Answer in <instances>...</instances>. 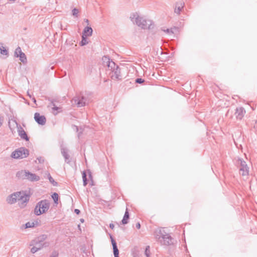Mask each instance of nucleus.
<instances>
[{"label":"nucleus","instance_id":"10","mask_svg":"<svg viewBox=\"0 0 257 257\" xmlns=\"http://www.w3.org/2000/svg\"><path fill=\"white\" fill-rule=\"evenodd\" d=\"M166 233L163 228H158L155 231L154 235L157 241L159 242Z\"/></svg>","mask_w":257,"mask_h":257},{"label":"nucleus","instance_id":"25","mask_svg":"<svg viewBox=\"0 0 257 257\" xmlns=\"http://www.w3.org/2000/svg\"><path fill=\"white\" fill-rule=\"evenodd\" d=\"M87 37V36H84L83 35L82 36V40L80 43L81 46H84L88 43Z\"/></svg>","mask_w":257,"mask_h":257},{"label":"nucleus","instance_id":"46","mask_svg":"<svg viewBox=\"0 0 257 257\" xmlns=\"http://www.w3.org/2000/svg\"><path fill=\"white\" fill-rule=\"evenodd\" d=\"M84 21L87 24H89V21L88 19H85L84 20Z\"/></svg>","mask_w":257,"mask_h":257},{"label":"nucleus","instance_id":"2","mask_svg":"<svg viewBox=\"0 0 257 257\" xmlns=\"http://www.w3.org/2000/svg\"><path fill=\"white\" fill-rule=\"evenodd\" d=\"M131 21L143 29H151L153 27V21L147 20L139 16L137 14H134L130 17Z\"/></svg>","mask_w":257,"mask_h":257},{"label":"nucleus","instance_id":"4","mask_svg":"<svg viewBox=\"0 0 257 257\" xmlns=\"http://www.w3.org/2000/svg\"><path fill=\"white\" fill-rule=\"evenodd\" d=\"M50 207L49 201L45 199L38 202L34 209V213L36 215H40L46 212Z\"/></svg>","mask_w":257,"mask_h":257},{"label":"nucleus","instance_id":"37","mask_svg":"<svg viewBox=\"0 0 257 257\" xmlns=\"http://www.w3.org/2000/svg\"><path fill=\"white\" fill-rule=\"evenodd\" d=\"M59 109H60V108H59V107H57L56 105H54V106H53V107L52 108V110H53V113L55 115L57 114V112H54V111L58 110Z\"/></svg>","mask_w":257,"mask_h":257},{"label":"nucleus","instance_id":"8","mask_svg":"<svg viewBox=\"0 0 257 257\" xmlns=\"http://www.w3.org/2000/svg\"><path fill=\"white\" fill-rule=\"evenodd\" d=\"M161 245H170L174 244V239L169 233H166L159 241Z\"/></svg>","mask_w":257,"mask_h":257},{"label":"nucleus","instance_id":"47","mask_svg":"<svg viewBox=\"0 0 257 257\" xmlns=\"http://www.w3.org/2000/svg\"><path fill=\"white\" fill-rule=\"evenodd\" d=\"M2 124H3V122H2L1 119L0 118V127H1Z\"/></svg>","mask_w":257,"mask_h":257},{"label":"nucleus","instance_id":"23","mask_svg":"<svg viewBox=\"0 0 257 257\" xmlns=\"http://www.w3.org/2000/svg\"><path fill=\"white\" fill-rule=\"evenodd\" d=\"M0 53L3 55H8V51L5 47L3 46V44H2V46H0Z\"/></svg>","mask_w":257,"mask_h":257},{"label":"nucleus","instance_id":"9","mask_svg":"<svg viewBox=\"0 0 257 257\" xmlns=\"http://www.w3.org/2000/svg\"><path fill=\"white\" fill-rule=\"evenodd\" d=\"M73 101L78 107H82L87 103V98L84 96H79L73 98Z\"/></svg>","mask_w":257,"mask_h":257},{"label":"nucleus","instance_id":"28","mask_svg":"<svg viewBox=\"0 0 257 257\" xmlns=\"http://www.w3.org/2000/svg\"><path fill=\"white\" fill-rule=\"evenodd\" d=\"M74 126L76 128V131L78 133L77 136L78 139H79L81 137V134L83 133V128L82 127L79 128L78 126L74 125Z\"/></svg>","mask_w":257,"mask_h":257},{"label":"nucleus","instance_id":"18","mask_svg":"<svg viewBox=\"0 0 257 257\" xmlns=\"http://www.w3.org/2000/svg\"><path fill=\"white\" fill-rule=\"evenodd\" d=\"M93 30L91 27L87 26L86 27L82 32V35L84 36L89 37L91 36L92 34Z\"/></svg>","mask_w":257,"mask_h":257},{"label":"nucleus","instance_id":"32","mask_svg":"<svg viewBox=\"0 0 257 257\" xmlns=\"http://www.w3.org/2000/svg\"><path fill=\"white\" fill-rule=\"evenodd\" d=\"M174 29H174V28L167 29L166 30H164L163 31L165 33H167V34H168L169 35H172V34H174Z\"/></svg>","mask_w":257,"mask_h":257},{"label":"nucleus","instance_id":"5","mask_svg":"<svg viewBox=\"0 0 257 257\" xmlns=\"http://www.w3.org/2000/svg\"><path fill=\"white\" fill-rule=\"evenodd\" d=\"M29 155V151L25 147H21L11 154V157L14 159H21L27 158Z\"/></svg>","mask_w":257,"mask_h":257},{"label":"nucleus","instance_id":"44","mask_svg":"<svg viewBox=\"0 0 257 257\" xmlns=\"http://www.w3.org/2000/svg\"><path fill=\"white\" fill-rule=\"evenodd\" d=\"M31 99L35 103H36V100L34 97H33Z\"/></svg>","mask_w":257,"mask_h":257},{"label":"nucleus","instance_id":"36","mask_svg":"<svg viewBox=\"0 0 257 257\" xmlns=\"http://www.w3.org/2000/svg\"><path fill=\"white\" fill-rule=\"evenodd\" d=\"M135 81L137 83L141 84L143 83L145 80L142 78H138L136 79Z\"/></svg>","mask_w":257,"mask_h":257},{"label":"nucleus","instance_id":"38","mask_svg":"<svg viewBox=\"0 0 257 257\" xmlns=\"http://www.w3.org/2000/svg\"><path fill=\"white\" fill-rule=\"evenodd\" d=\"M58 252L56 251H54L52 252L50 257H58Z\"/></svg>","mask_w":257,"mask_h":257},{"label":"nucleus","instance_id":"29","mask_svg":"<svg viewBox=\"0 0 257 257\" xmlns=\"http://www.w3.org/2000/svg\"><path fill=\"white\" fill-rule=\"evenodd\" d=\"M22 52L21 48L20 47H17L15 51V56L16 57H19V55Z\"/></svg>","mask_w":257,"mask_h":257},{"label":"nucleus","instance_id":"1","mask_svg":"<svg viewBox=\"0 0 257 257\" xmlns=\"http://www.w3.org/2000/svg\"><path fill=\"white\" fill-rule=\"evenodd\" d=\"M102 60L104 65L107 66L108 68L112 71L113 75H112L111 77L115 80L121 79V75L120 74V68L119 67L116 65V64L110 59L108 56H104Z\"/></svg>","mask_w":257,"mask_h":257},{"label":"nucleus","instance_id":"52","mask_svg":"<svg viewBox=\"0 0 257 257\" xmlns=\"http://www.w3.org/2000/svg\"><path fill=\"white\" fill-rule=\"evenodd\" d=\"M136 254L134 255V257H136Z\"/></svg>","mask_w":257,"mask_h":257},{"label":"nucleus","instance_id":"7","mask_svg":"<svg viewBox=\"0 0 257 257\" xmlns=\"http://www.w3.org/2000/svg\"><path fill=\"white\" fill-rule=\"evenodd\" d=\"M238 162L240 164V174L242 176H247L248 175L249 168L246 162L242 159H239Z\"/></svg>","mask_w":257,"mask_h":257},{"label":"nucleus","instance_id":"39","mask_svg":"<svg viewBox=\"0 0 257 257\" xmlns=\"http://www.w3.org/2000/svg\"><path fill=\"white\" fill-rule=\"evenodd\" d=\"M50 102H51V105H52L53 106H54V105H55V103H54V100L53 99H51V98H48V99Z\"/></svg>","mask_w":257,"mask_h":257},{"label":"nucleus","instance_id":"13","mask_svg":"<svg viewBox=\"0 0 257 257\" xmlns=\"http://www.w3.org/2000/svg\"><path fill=\"white\" fill-rule=\"evenodd\" d=\"M49 245V243L48 242H45L44 243L38 242L37 240L36 241V239L35 238L34 239L32 240L31 241V243L30 244V246L32 245H35L37 247H41V249L43 248L44 247H47Z\"/></svg>","mask_w":257,"mask_h":257},{"label":"nucleus","instance_id":"16","mask_svg":"<svg viewBox=\"0 0 257 257\" xmlns=\"http://www.w3.org/2000/svg\"><path fill=\"white\" fill-rule=\"evenodd\" d=\"M18 132L21 139L27 141H29V138L28 137L26 132L21 126L18 127Z\"/></svg>","mask_w":257,"mask_h":257},{"label":"nucleus","instance_id":"41","mask_svg":"<svg viewBox=\"0 0 257 257\" xmlns=\"http://www.w3.org/2000/svg\"><path fill=\"white\" fill-rule=\"evenodd\" d=\"M136 227L138 228V229H140V227H141V224L139 222H138L137 224H136Z\"/></svg>","mask_w":257,"mask_h":257},{"label":"nucleus","instance_id":"30","mask_svg":"<svg viewBox=\"0 0 257 257\" xmlns=\"http://www.w3.org/2000/svg\"><path fill=\"white\" fill-rule=\"evenodd\" d=\"M33 246H34L31 249V251L33 253H35V252H36L37 251H38V250L41 249V247H40V246L37 247L35 245H33Z\"/></svg>","mask_w":257,"mask_h":257},{"label":"nucleus","instance_id":"24","mask_svg":"<svg viewBox=\"0 0 257 257\" xmlns=\"http://www.w3.org/2000/svg\"><path fill=\"white\" fill-rule=\"evenodd\" d=\"M48 178L51 183H52L53 186H57L58 185V183L56 182L54 179L52 177L50 173H48L47 174Z\"/></svg>","mask_w":257,"mask_h":257},{"label":"nucleus","instance_id":"19","mask_svg":"<svg viewBox=\"0 0 257 257\" xmlns=\"http://www.w3.org/2000/svg\"><path fill=\"white\" fill-rule=\"evenodd\" d=\"M15 195L14 193H13L8 196L7 198V201L9 204H13L17 201Z\"/></svg>","mask_w":257,"mask_h":257},{"label":"nucleus","instance_id":"51","mask_svg":"<svg viewBox=\"0 0 257 257\" xmlns=\"http://www.w3.org/2000/svg\"><path fill=\"white\" fill-rule=\"evenodd\" d=\"M9 1H11V2H14V1H15L16 0H9Z\"/></svg>","mask_w":257,"mask_h":257},{"label":"nucleus","instance_id":"50","mask_svg":"<svg viewBox=\"0 0 257 257\" xmlns=\"http://www.w3.org/2000/svg\"><path fill=\"white\" fill-rule=\"evenodd\" d=\"M89 177H92V176H91V173H90V174H89Z\"/></svg>","mask_w":257,"mask_h":257},{"label":"nucleus","instance_id":"34","mask_svg":"<svg viewBox=\"0 0 257 257\" xmlns=\"http://www.w3.org/2000/svg\"><path fill=\"white\" fill-rule=\"evenodd\" d=\"M79 13V11H78V10L76 8H74L72 10V15L76 17H78V14Z\"/></svg>","mask_w":257,"mask_h":257},{"label":"nucleus","instance_id":"11","mask_svg":"<svg viewBox=\"0 0 257 257\" xmlns=\"http://www.w3.org/2000/svg\"><path fill=\"white\" fill-rule=\"evenodd\" d=\"M34 119L35 121L40 125H43L45 124L46 119L44 115H41L39 113L36 112L34 114Z\"/></svg>","mask_w":257,"mask_h":257},{"label":"nucleus","instance_id":"22","mask_svg":"<svg viewBox=\"0 0 257 257\" xmlns=\"http://www.w3.org/2000/svg\"><path fill=\"white\" fill-rule=\"evenodd\" d=\"M19 57L20 58V61L23 63H26L27 62V57L25 54L24 52L19 55Z\"/></svg>","mask_w":257,"mask_h":257},{"label":"nucleus","instance_id":"6","mask_svg":"<svg viewBox=\"0 0 257 257\" xmlns=\"http://www.w3.org/2000/svg\"><path fill=\"white\" fill-rule=\"evenodd\" d=\"M14 193L15 195L17 201H20V206L21 207H25L30 199V196L27 195L24 191L17 192Z\"/></svg>","mask_w":257,"mask_h":257},{"label":"nucleus","instance_id":"42","mask_svg":"<svg viewBox=\"0 0 257 257\" xmlns=\"http://www.w3.org/2000/svg\"><path fill=\"white\" fill-rule=\"evenodd\" d=\"M109 227L111 229H113L114 228V225L113 223H110L109 224Z\"/></svg>","mask_w":257,"mask_h":257},{"label":"nucleus","instance_id":"45","mask_svg":"<svg viewBox=\"0 0 257 257\" xmlns=\"http://www.w3.org/2000/svg\"><path fill=\"white\" fill-rule=\"evenodd\" d=\"M34 222L35 223V226H37L39 224V222L38 221H34Z\"/></svg>","mask_w":257,"mask_h":257},{"label":"nucleus","instance_id":"26","mask_svg":"<svg viewBox=\"0 0 257 257\" xmlns=\"http://www.w3.org/2000/svg\"><path fill=\"white\" fill-rule=\"evenodd\" d=\"M82 179L83 185L86 186L88 183V181L87 179V175L85 171H83L82 173Z\"/></svg>","mask_w":257,"mask_h":257},{"label":"nucleus","instance_id":"21","mask_svg":"<svg viewBox=\"0 0 257 257\" xmlns=\"http://www.w3.org/2000/svg\"><path fill=\"white\" fill-rule=\"evenodd\" d=\"M35 238L36 239V241L37 240L38 242L44 243V241L47 238V235L46 234H42Z\"/></svg>","mask_w":257,"mask_h":257},{"label":"nucleus","instance_id":"35","mask_svg":"<svg viewBox=\"0 0 257 257\" xmlns=\"http://www.w3.org/2000/svg\"><path fill=\"white\" fill-rule=\"evenodd\" d=\"M37 161L39 163L42 164V163H44V158L43 157H39L37 158V160L36 161V162L37 163Z\"/></svg>","mask_w":257,"mask_h":257},{"label":"nucleus","instance_id":"49","mask_svg":"<svg viewBox=\"0 0 257 257\" xmlns=\"http://www.w3.org/2000/svg\"><path fill=\"white\" fill-rule=\"evenodd\" d=\"M84 219H82V218L80 219V221H81V222H84Z\"/></svg>","mask_w":257,"mask_h":257},{"label":"nucleus","instance_id":"27","mask_svg":"<svg viewBox=\"0 0 257 257\" xmlns=\"http://www.w3.org/2000/svg\"><path fill=\"white\" fill-rule=\"evenodd\" d=\"M52 199L54 200V202L55 204H58V199H59V195L58 193L55 192L54 193L52 196H51Z\"/></svg>","mask_w":257,"mask_h":257},{"label":"nucleus","instance_id":"31","mask_svg":"<svg viewBox=\"0 0 257 257\" xmlns=\"http://www.w3.org/2000/svg\"><path fill=\"white\" fill-rule=\"evenodd\" d=\"M25 226L26 228L33 227L35 226V223L34 222H28L26 223Z\"/></svg>","mask_w":257,"mask_h":257},{"label":"nucleus","instance_id":"20","mask_svg":"<svg viewBox=\"0 0 257 257\" xmlns=\"http://www.w3.org/2000/svg\"><path fill=\"white\" fill-rule=\"evenodd\" d=\"M129 217H130V216H129L128 209L126 208L125 213H124V216H123V219L121 220L122 224H127L128 222Z\"/></svg>","mask_w":257,"mask_h":257},{"label":"nucleus","instance_id":"33","mask_svg":"<svg viewBox=\"0 0 257 257\" xmlns=\"http://www.w3.org/2000/svg\"><path fill=\"white\" fill-rule=\"evenodd\" d=\"M145 254L147 257H149L150 255V246H147L146 247Z\"/></svg>","mask_w":257,"mask_h":257},{"label":"nucleus","instance_id":"14","mask_svg":"<svg viewBox=\"0 0 257 257\" xmlns=\"http://www.w3.org/2000/svg\"><path fill=\"white\" fill-rule=\"evenodd\" d=\"M61 152L62 156L65 159V162L67 164L70 163L71 162V159L68 154V149L65 148H62L61 149Z\"/></svg>","mask_w":257,"mask_h":257},{"label":"nucleus","instance_id":"40","mask_svg":"<svg viewBox=\"0 0 257 257\" xmlns=\"http://www.w3.org/2000/svg\"><path fill=\"white\" fill-rule=\"evenodd\" d=\"M74 212L77 214H79L80 213V211L78 209H75Z\"/></svg>","mask_w":257,"mask_h":257},{"label":"nucleus","instance_id":"48","mask_svg":"<svg viewBox=\"0 0 257 257\" xmlns=\"http://www.w3.org/2000/svg\"><path fill=\"white\" fill-rule=\"evenodd\" d=\"M255 125L254 127V128H256V127H257V120L255 121Z\"/></svg>","mask_w":257,"mask_h":257},{"label":"nucleus","instance_id":"3","mask_svg":"<svg viewBox=\"0 0 257 257\" xmlns=\"http://www.w3.org/2000/svg\"><path fill=\"white\" fill-rule=\"evenodd\" d=\"M16 177L23 180H28L31 182L38 181L40 178L35 174L32 173L27 170H21L16 174Z\"/></svg>","mask_w":257,"mask_h":257},{"label":"nucleus","instance_id":"12","mask_svg":"<svg viewBox=\"0 0 257 257\" xmlns=\"http://www.w3.org/2000/svg\"><path fill=\"white\" fill-rule=\"evenodd\" d=\"M245 113V110L243 107H237L235 109V115L237 119L241 120Z\"/></svg>","mask_w":257,"mask_h":257},{"label":"nucleus","instance_id":"15","mask_svg":"<svg viewBox=\"0 0 257 257\" xmlns=\"http://www.w3.org/2000/svg\"><path fill=\"white\" fill-rule=\"evenodd\" d=\"M110 238L112 245L114 256V257H119V250L117 248L116 242L110 234Z\"/></svg>","mask_w":257,"mask_h":257},{"label":"nucleus","instance_id":"43","mask_svg":"<svg viewBox=\"0 0 257 257\" xmlns=\"http://www.w3.org/2000/svg\"><path fill=\"white\" fill-rule=\"evenodd\" d=\"M27 94H28V95L29 96V97H30V98H32L33 97V96H32V95L31 94H30L29 93V91H28V92H27Z\"/></svg>","mask_w":257,"mask_h":257},{"label":"nucleus","instance_id":"17","mask_svg":"<svg viewBox=\"0 0 257 257\" xmlns=\"http://www.w3.org/2000/svg\"><path fill=\"white\" fill-rule=\"evenodd\" d=\"M184 6V3L183 2H178L176 3V6L174 12L176 14L179 15L182 9Z\"/></svg>","mask_w":257,"mask_h":257}]
</instances>
